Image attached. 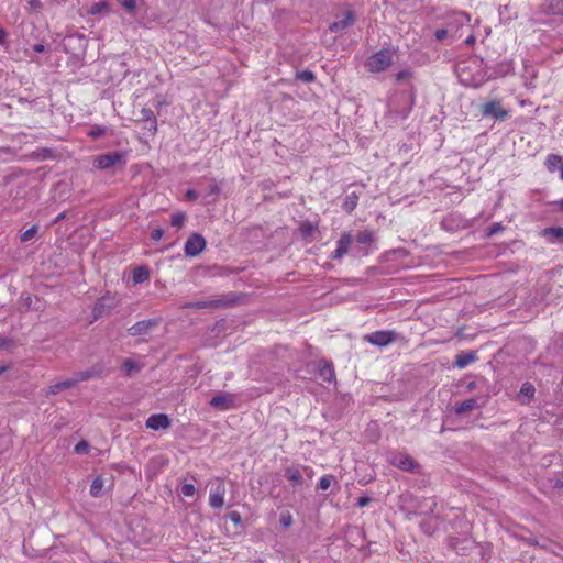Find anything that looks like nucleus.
Here are the masks:
<instances>
[{
	"label": "nucleus",
	"mask_w": 563,
	"mask_h": 563,
	"mask_svg": "<svg viewBox=\"0 0 563 563\" xmlns=\"http://www.w3.org/2000/svg\"><path fill=\"white\" fill-rule=\"evenodd\" d=\"M396 49L382 48L372 54L365 62V68L373 74L387 70L394 62Z\"/></svg>",
	"instance_id": "f257e3e1"
},
{
	"label": "nucleus",
	"mask_w": 563,
	"mask_h": 563,
	"mask_svg": "<svg viewBox=\"0 0 563 563\" xmlns=\"http://www.w3.org/2000/svg\"><path fill=\"white\" fill-rule=\"evenodd\" d=\"M88 40L84 34H70L63 41V49L66 54L82 56L86 53Z\"/></svg>",
	"instance_id": "f03ea898"
},
{
	"label": "nucleus",
	"mask_w": 563,
	"mask_h": 563,
	"mask_svg": "<svg viewBox=\"0 0 563 563\" xmlns=\"http://www.w3.org/2000/svg\"><path fill=\"white\" fill-rule=\"evenodd\" d=\"M387 461L390 465L405 471V472H418L420 465L410 455L402 452H391L388 454Z\"/></svg>",
	"instance_id": "7ed1b4c3"
},
{
	"label": "nucleus",
	"mask_w": 563,
	"mask_h": 563,
	"mask_svg": "<svg viewBox=\"0 0 563 563\" xmlns=\"http://www.w3.org/2000/svg\"><path fill=\"white\" fill-rule=\"evenodd\" d=\"M119 302L120 300L117 296L107 292L96 301L92 309L93 319L98 320L102 316L110 313Z\"/></svg>",
	"instance_id": "20e7f679"
},
{
	"label": "nucleus",
	"mask_w": 563,
	"mask_h": 563,
	"mask_svg": "<svg viewBox=\"0 0 563 563\" xmlns=\"http://www.w3.org/2000/svg\"><path fill=\"white\" fill-rule=\"evenodd\" d=\"M448 545L459 555H468L476 548L477 543L470 537H449Z\"/></svg>",
	"instance_id": "39448f33"
},
{
	"label": "nucleus",
	"mask_w": 563,
	"mask_h": 563,
	"mask_svg": "<svg viewBox=\"0 0 563 563\" xmlns=\"http://www.w3.org/2000/svg\"><path fill=\"white\" fill-rule=\"evenodd\" d=\"M396 340L397 333L394 330H379L364 336V341L378 347H386Z\"/></svg>",
	"instance_id": "423d86ee"
},
{
	"label": "nucleus",
	"mask_w": 563,
	"mask_h": 563,
	"mask_svg": "<svg viewBox=\"0 0 563 563\" xmlns=\"http://www.w3.org/2000/svg\"><path fill=\"white\" fill-rule=\"evenodd\" d=\"M98 169H109L115 165L125 164V154L122 152H111L98 155L93 162Z\"/></svg>",
	"instance_id": "0eeeda50"
},
{
	"label": "nucleus",
	"mask_w": 563,
	"mask_h": 563,
	"mask_svg": "<svg viewBox=\"0 0 563 563\" xmlns=\"http://www.w3.org/2000/svg\"><path fill=\"white\" fill-rule=\"evenodd\" d=\"M206 239L200 233L189 235L184 245V252L187 257H196L206 249Z\"/></svg>",
	"instance_id": "6e6552de"
},
{
	"label": "nucleus",
	"mask_w": 563,
	"mask_h": 563,
	"mask_svg": "<svg viewBox=\"0 0 563 563\" xmlns=\"http://www.w3.org/2000/svg\"><path fill=\"white\" fill-rule=\"evenodd\" d=\"M303 474L309 478L312 477L313 471L309 466H288L285 468V477L292 484V486H301L303 484Z\"/></svg>",
	"instance_id": "1a4fd4ad"
},
{
	"label": "nucleus",
	"mask_w": 563,
	"mask_h": 563,
	"mask_svg": "<svg viewBox=\"0 0 563 563\" xmlns=\"http://www.w3.org/2000/svg\"><path fill=\"white\" fill-rule=\"evenodd\" d=\"M209 404L217 410L225 411L235 407V398L231 394L222 393L213 396Z\"/></svg>",
	"instance_id": "9d476101"
},
{
	"label": "nucleus",
	"mask_w": 563,
	"mask_h": 563,
	"mask_svg": "<svg viewBox=\"0 0 563 563\" xmlns=\"http://www.w3.org/2000/svg\"><path fill=\"white\" fill-rule=\"evenodd\" d=\"M353 242V238L350 232H344L336 243V249L330 255L331 260L339 261L347 254L350 246Z\"/></svg>",
	"instance_id": "9b49d317"
},
{
	"label": "nucleus",
	"mask_w": 563,
	"mask_h": 563,
	"mask_svg": "<svg viewBox=\"0 0 563 563\" xmlns=\"http://www.w3.org/2000/svg\"><path fill=\"white\" fill-rule=\"evenodd\" d=\"M104 372V366L102 363H97L90 368L86 371L77 372L73 375V379L77 385L80 382L88 380L90 378L100 377Z\"/></svg>",
	"instance_id": "f8f14e48"
},
{
	"label": "nucleus",
	"mask_w": 563,
	"mask_h": 563,
	"mask_svg": "<svg viewBox=\"0 0 563 563\" xmlns=\"http://www.w3.org/2000/svg\"><path fill=\"white\" fill-rule=\"evenodd\" d=\"M482 114L496 120H504L508 115V112L501 109L498 101H489L482 106Z\"/></svg>",
	"instance_id": "ddd939ff"
},
{
	"label": "nucleus",
	"mask_w": 563,
	"mask_h": 563,
	"mask_svg": "<svg viewBox=\"0 0 563 563\" xmlns=\"http://www.w3.org/2000/svg\"><path fill=\"white\" fill-rule=\"evenodd\" d=\"M156 325V319L142 320L130 327L128 333L132 336L145 335Z\"/></svg>",
	"instance_id": "4468645a"
},
{
	"label": "nucleus",
	"mask_w": 563,
	"mask_h": 563,
	"mask_svg": "<svg viewBox=\"0 0 563 563\" xmlns=\"http://www.w3.org/2000/svg\"><path fill=\"white\" fill-rule=\"evenodd\" d=\"M145 427L151 430L168 429L170 419L165 413H154L147 418Z\"/></svg>",
	"instance_id": "2eb2a0df"
},
{
	"label": "nucleus",
	"mask_w": 563,
	"mask_h": 563,
	"mask_svg": "<svg viewBox=\"0 0 563 563\" xmlns=\"http://www.w3.org/2000/svg\"><path fill=\"white\" fill-rule=\"evenodd\" d=\"M225 486L222 481H219L217 486L210 492L209 505L212 508H221L224 505Z\"/></svg>",
	"instance_id": "dca6fc26"
},
{
	"label": "nucleus",
	"mask_w": 563,
	"mask_h": 563,
	"mask_svg": "<svg viewBox=\"0 0 563 563\" xmlns=\"http://www.w3.org/2000/svg\"><path fill=\"white\" fill-rule=\"evenodd\" d=\"M355 14L352 10H347L344 18L340 21H334L329 25V30L333 33H340L349 29L355 23Z\"/></svg>",
	"instance_id": "f3484780"
},
{
	"label": "nucleus",
	"mask_w": 563,
	"mask_h": 563,
	"mask_svg": "<svg viewBox=\"0 0 563 563\" xmlns=\"http://www.w3.org/2000/svg\"><path fill=\"white\" fill-rule=\"evenodd\" d=\"M540 235L544 238L549 243H559L563 245V228L562 227H550L545 228L540 232Z\"/></svg>",
	"instance_id": "a211bd4d"
},
{
	"label": "nucleus",
	"mask_w": 563,
	"mask_h": 563,
	"mask_svg": "<svg viewBox=\"0 0 563 563\" xmlns=\"http://www.w3.org/2000/svg\"><path fill=\"white\" fill-rule=\"evenodd\" d=\"M477 360V355L475 351H462L456 354L454 360V366L462 369L467 367L470 364L474 363Z\"/></svg>",
	"instance_id": "6ab92c4d"
},
{
	"label": "nucleus",
	"mask_w": 563,
	"mask_h": 563,
	"mask_svg": "<svg viewBox=\"0 0 563 563\" xmlns=\"http://www.w3.org/2000/svg\"><path fill=\"white\" fill-rule=\"evenodd\" d=\"M74 386H76V384H75L73 377H70L68 379L57 382L55 384L49 385L47 387V389L44 390V395L45 396L57 395L60 391L69 389Z\"/></svg>",
	"instance_id": "aec40b11"
},
{
	"label": "nucleus",
	"mask_w": 563,
	"mask_h": 563,
	"mask_svg": "<svg viewBox=\"0 0 563 563\" xmlns=\"http://www.w3.org/2000/svg\"><path fill=\"white\" fill-rule=\"evenodd\" d=\"M534 394H536L534 386L531 383L526 382L520 387V390L518 394V399L521 405H529L531 402V400L534 398Z\"/></svg>",
	"instance_id": "412c9836"
},
{
	"label": "nucleus",
	"mask_w": 563,
	"mask_h": 563,
	"mask_svg": "<svg viewBox=\"0 0 563 563\" xmlns=\"http://www.w3.org/2000/svg\"><path fill=\"white\" fill-rule=\"evenodd\" d=\"M479 407L481 406L478 405L476 398H468L462 402L455 404V406L453 407V411L456 415H464Z\"/></svg>",
	"instance_id": "4be33fe9"
},
{
	"label": "nucleus",
	"mask_w": 563,
	"mask_h": 563,
	"mask_svg": "<svg viewBox=\"0 0 563 563\" xmlns=\"http://www.w3.org/2000/svg\"><path fill=\"white\" fill-rule=\"evenodd\" d=\"M360 192L352 191L345 196L342 203V209L346 213H352L355 210L360 200Z\"/></svg>",
	"instance_id": "5701e85b"
},
{
	"label": "nucleus",
	"mask_w": 563,
	"mask_h": 563,
	"mask_svg": "<svg viewBox=\"0 0 563 563\" xmlns=\"http://www.w3.org/2000/svg\"><path fill=\"white\" fill-rule=\"evenodd\" d=\"M319 375L327 383H331L335 378L333 366L325 361L319 363Z\"/></svg>",
	"instance_id": "b1692460"
},
{
	"label": "nucleus",
	"mask_w": 563,
	"mask_h": 563,
	"mask_svg": "<svg viewBox=\"0 0 563 563\" xmlns=\"http://www.w3.org/2000/svg\"><path fill=\"white\" fill-rule=\"evenodd\" d=\"M543 485L552 495H555L563 489V478L560 476L549 477Z\"/></svg>",
	"instance_id": "393cba45"
},
{
	"label": "nucleus",
	"mask_w": 563,
	"mask_h": 563,
	"mask_svg": "<svg viewBox=\"0 0 563 563\" xmlns=\"http://www.w3.org/2000/svg\"><path fill=\"white\" fill-rule=\"evenodd\" d=\"M150 277V271L146 266L141 265L133 269L132 272V280L134 284H142L146 282Z\"/></svg>",
	"instance_id": "a878e982"
},
{
	"label": "nucleus",
	"mask_w": 563,
	"mask_h": 563,
	"mask_svg": "<svg viewBox=\"0 0 563 563\" xmlns=\"http://www.w3.org/2000/svg\"><path fill=\"white\" fill-rule=\"evenodd\" d=\"M141 115H142L141 120L151 123V128L150 129L153 130L154 133H155L156 130H157V120H156V117H155L154 112L151 109L143 108L141 110Z\"/></svg>",
	"instance_id": "bb28decb"
},
{
	"label": "nucleus",
	"mask_w": 563,
	"mask_h": 563,
	"mask_svg": "<svg viewBox=\"0 0 563 563\" xmlns=\"http://www.w3.org/2000/svg\"><path fill=\"white\" fill-rule=\"evenodd\" d=\"M547 13L554 15H563V0H551L547 4Z\"/></svg>",
	"instance_id": "cd10ccee"
},
{
	"label": "nucleus",
	"mask_w": 563,
	"mask_h": 563,
	"mask_svg": "<svg viewBox=\"0 0 563 563\" xmlns=\"http://www.w3.org/2000/svg\"><path fill=\"white\" fill-rule=\"evenodd\" d=\"M221 305V300H212V301H195L188 302L184 307L190 309H205L208 307H219Z\"/></svg>",
	"instance_id": "c85d7f7f"
},
{
	"label": "nucleus",
	"mask_w": 563,
	"mask_h": 563,
	"mask_svg": "<svg viewBox=\"0 0 563 563\" xmlns=\"http://www.w3.org/2000/svg\"><path fill=\"white\" fill-rule=\"evenodd\" d=\"M545 166L550 172H554L556 168L562 166V157L554 154L548 155Z\"/></svg>",
	"instance_id": "c756f323"
},
{
	"label": "nucleus",
	"mask_w": 563,
	"mask_h": 563,
	"mask_svg": "<svg viewBox=\"0 0 563 563\" xmlns=\"http://www.w3.org/2000/svg\"><path fill=\"white\" fill-rule=\"evenodd\" d=\"M355 241L358 244L368 245L374 241V233L368 230H364L357 233Z\"/></svg>",
	"instance_id": "7c9ffc66"
},
{
	"label": "nucleus",
	"mask_w": 563,
	"mask_h": 563,
	"mask_svg": "<svg viewBox=\"0 0 563 563\" xmlns=\"http://www.w3.org/2000/svg\"><path fill=\"white\" fill-rule=\"evenodd\" d=\"M104 481L101 476L96 477L90 485V495L93 497L101 496V490L103 488Z\"/></svg>",
	"instance_id": "2f4dec72"
},
{
	"label": "nucleus",
	"mask_w": 563,
	"mask_h": 563,
	"mask_svg": "<svg viewBox=\"0 0 563 563\" xmlns=\"http://www.w3.org/2000/svg\"><path fill=\"white\" fill-rule=\"evenodd\" d=\"M296 79L302 82H312L316 80V75L313 71L305 69L296 73Z\"/></svg>",
	"instance_id": "473e14b6"
},
{
	"label": "nucleus",
	"mask_w": 563,
	"mask_h": 563,
	"mask_svg": "<svg viewBox=\"0 0 563 563\" xmlns=\"http://www.w3.org/2000/svg\"><path fill=\"white\" fill-rule=\"evenodd\" d=\"M186 221V213L185 212H175L170 217V224L175 228H181Z\"/></svg>",
	"instance_id": "72a5a7b5"
},
{
	"label": "nucleus",
	"mask_w": 563,
	"mask_h": 563,
	"mask_svg": "<svg viewBox=\"0 0 563 563\" xmlns=\"http://www.w3.org/2000/svg\"><path fill=\"white\" fill-rule=\"evenodd\" d=\"M333 482H335V477L333 475H323L318 483V488L327 490L332 485Z\"/></svg>",
	"instance_id": "f704fd0d"
},
{
	"label": "nucleus",
	"mask_w": 563,
	"mask_h": 563,
	"mask_svg": "<svg viewBox=\"0 0 563 563\" xmlns=\"http://www.w3.org/2000/svg\"><path fill=\"white\" fill-rule=\"evenodd\" d=\"M122 366H123V369L125 371L126 375H131L134 372H137L140 369V366L137 365V363L131 358L124 360Z\"/></svg>",
	"instance_id": "c9c22d12"
},
{
	"label": "nucleus",
	"mask_w": 563,
	"mask_h": 563,
	"mask_svg": "<svg viewBox=\"0 0 563 563\" xmlns=\"http://www.w3.org/2000/svg\"><path fill=\"white\" fill-rule=\"evenodd\" d=\"M107 128L102 125H95L88 131V136L92 139H98L106 134Z\"/></svg>",
	"instance_id": "e433bc0d"
},
{
	"label": "nucleus",
	"mask_w": 563,
	"mask_h": 563,
	"mask_svg": "<svg viewBox=\"0 0 563 563\" xmlns=\"http://www.w3.org/2000/svg\"><path fill=\"white\" fill-rule=\"evenodd\" d=\"M511 70L510 62H503L499 64L498 69L494 70L495 76H505Z\"/></svg>",
	"instance_id": "4c0bfd02"
},
{
	"label": "nucleus",
	"mask_w": 563,
	"mask_h": 563,
	"mask_svg": "<svg viewBox=\"0 0 563 563\" xmlns=\"http://www.w3.org/2000/svg\"><path fill=\"white\" fill-rule=\"evenodd\" d=\"M36 233H37V227L32 225L31 228H29L21 234V241L27 242V241L32 240Z\"/></svg>",
	"instance_id": "58836bf2"
},
{
	"label": "nucleus",
	"mask_w": 563,
	"mask_h": 563,
	"mask_svg": "<svg viewBox=\"0 0 563 563\" xmlns=\"http://www.w3.org/2000/svg\"><path fill=\"white\" fill-rule=\"evenodd\" d=\"M411 77H412V71L410 69H402L395 75V80L397 82H401L407 79H410Z\"/></svg>",
	"instance_id": "ea45409f"
},
{
	"label": "nucleus",
	"mask_w": 563,
	"mask_h": 563,
	"mask_svg": "<svg viewBox=\"0 0 563 563\" xmlns=\"http://www.w3.org/2000/svg\"><path fill=\"white\" fill-rule=\"evenodd\" d=\"M74 451L77 454H86L89 452V443L87 441H80L75 445Z\"/></svg>",
	"instance_id": "a19ab883"
},
{
	"label": "nucleus",
	"mask_w": 563,
	"mask_h": 563,
	"mask_svg": "<svg viewBox=\"0 0 563 563\" xmlns=\"http://www.w3.org/2000/svg\"><path fill=\"white\" fill-rule=\"evenodd\" d=\"M180 492L185 497H192L196 493V488L194 484H184Z\"/></svg>",
	"instance_id": "79ce46f5"
},
{
	"label": "nucleus",
	"mask_w": 563,
	"mask_h": 563,
	"mask_svg": "<svg viewBox=\"0 0 563 563\" xmlns=\"http://www.w3.org/2000/svg\"><path fill=\"white\" fill-rule=\"evenodd\" d=\"M124 9L132 12L136 8L135 0H117Z\"/></svg>",
	"instance_id": "37998d69"
},
{
	"label": "nucleus",
	"mask_w": 563,
	"mask_h": 563,
	"mask_svg": "<svg viewBox=\"0 0 563 563\" xmlns=\"http://www.w3.org/2000/svg\"><path fill=\"white\" fill-rule=\"evenodd\" d=\"M279 521L284 528H289L292 525L294 520H292V516L288 512V514L282 515Z\"/></svg>",
	"instance_id": "c03bdc74"
},
{
	"label": "nucleus",
	"mask_w": 563,
	"mask_h": 563,
	"mask_svg": "<svg viewBox=\"0 0 563 563\" xmlns=\"http://www.w3.org/2000/svg\"><path fill=\"white\" fill-rule=\"evenodd\" d=\"M228 518L235 525V526H241L242 525V518H241V515L240 512L238 511H231L229 512L228 515Z\"/></svg>",
	"instance_id": "a18cd8bd"
},
{
	"label": "nucleus",
	"mask_w": 563,
	"mask_h": 563,
	"mask_svg": "<svg viewBox=\"0 0 563 563\" xmlns=\"http://www.w3.org/2000/svg\"><path fill=\"white\" fill-rule=\"evenodd\" d=\"M503 225L500 223H494L487 229V235L492 236L503 231Z\"/></svg>",
	"instance_id": "49530a36"
},
{
	"label": "nucleus",
	"mask_w": 563,
	"mask_h": 563,
	"mask_svg": "<svg viewBox=\"0 0 563 563\" xmlns=\"http://www.w3.org/2000/svg\"><path fill=\"white\" fill-rule=\"evenodd\" d=\"M164 235V230L161 228L154 229L151 232V239L155 242L159 241Z\"/></svg>",
	"instance_id": "de8ad7c7"
},
{
	"label": "nucleus",
	"mask_w": 563,
	"mask_h": 563,
	"mask_svg": "<svg viewBox=\"0 0 563 563\" xmlns=\"http://www.w3.org/2000/svg\"><path fill=\"white\" fill-rule=\"evenodd\" d=\"M29 8L34 11H41L43 8V4L41 0H27Z\"/></svg>",
	"instance_id": "09e8293b"
},
{
	"label": "nucleus",
	"mask_w": 563,
	"mask_h": 563,
	"mask_svg": "<svg viewBox=\"0 0 563 563\" xmlns=\"http://www.w3.org/2000/svg\"><path fill=\"white\" fill-rule=\"evenodd\" d=\"M219 192H220V188L217 185V183H214V181L210 183L208 186V189H207V195L208 196L218 195Z\"/></svg>",
	"instance_id": "8fccbe9b"
},
{
	"label": "nucleus",
	"mask_w": 563,
	"mask_h": 563,
	"mask_svg": "<svg viewBox=\"0 0 563 563\" xmlns=\"http://www.w3.org/2000/svg\"><path fill=\"white\" fill-rule=\"evenodd\" d=\"M446 36H448V30H446V29H438V30L434 32V37H435L438 41H443Z\"/></svg>",
	"instance_id": "3c124183"
},
{
	"label": "nucleus",
	"mask_w": 563,
	"mask_h": 563,
	"mask_svg": "<svg viewBox=\"0 0 563 563\" xmlns=\"http://www.w3.org/2000/svg\"><path fill=\"white\" fill-rule=\"evenodd\" d=\"M185 197L187 200H196L198 198V192L195 189H187L185 192Z\"/></svg>",
	"instance_id": "603ef678"
},
{
	"label": "nucleus",
	"mask_w": 563,
	"mask_h": 563,
	"mask_svg": "<svg viewBox=\"0 0 563 563\" xmlns=\"http://www.w3.org/2000/svg\"><path fill=\"white\" fill-rule=\"evenodd\" d=\"M463 73H464V69L461 68V74H460V78H461V81L465 85V86H478L479 82H475L474 80H468L466 78L463 77Z\"/></svg>",
	"instance_id": "864d4df0"
},
{
	"label": "nucleus",
	"mask_w": 563,
	"mask_h": 563,
	"mask_svg": "<svg viewBox=\"0 0 563 563\" xmlns=\"http://www.w3.org/2000/svg\"><path fill=\"white\" fill-rule=\"evenodd\" d=\"M369 501H371V498H368V497H361V498L357 500V506H360V507H364V506H366Z\"/></svg>",
	"instance_id": "5fc2aeb1"
},
{
	"label": "nucleus",
	"mask_w": 563,
	"mask_h": 563,
	"mask_svg": "<svg viewBox=\"0 0 563 563\" xmlns=\"http://www.w3.org/2000/svg\"><path fill=\"white\" fill-rule=\"evenodd\" d=\"M33 49L34 52L36 53H44L45 52V46L41 43H37L33 46Z\"/></svg>",
	"instance_id": "6e6d98bb"
},
{
	"label": "nucleus",
	"mask_w": 563,
	"mask_h": 563,
	"mask_svg": "<svg viewBox=\"0 0 563 563\" xmlns=\"http://www.w3.org/2000/svg\"><path fill=\"white\" fill-rule=\"evenodd\" d=\"M7 31L2 27H0V44H4L5 43V38H7Z\"/></svg>",
	"instance_id": "4d7b16f0"
},
{
	"label": "nucleus",
	"mask_w": 563,
	"mask_h": 563,
	"mask_svg": "<svg viewBox=\"0 0 563 563\" xmlns=\"http://www.w3.org/2000/svg\"><path fill=\"white\" fill-rule=\"evenodd\" d=\"M552 205L556 207V210L563 211V198L560 200L553 201Z\"/></svg>",
	"instance_id": "13d9d810"
},
{
	"label": "nucleus",
	"mask_w": 563,
	"mask_h": 563,
	"mask_svg": "<svg viewBox=\"0 0 563 563\" xmlns=\"http://www.w3.org/2000/svg\"><path fill=\"white\" fill-rule=\"evenodd\" d=\"M8 343V340L5 338H3L2 335H0V347H4Z\"/></svg>",
	"instance_id": "bf43d9fd"
},
{
	"label": "nucleus",
	"mask_w": 563,
	"mask_h": 563,
	"mask_svg": "<svg viewBox=\"0 0 563 563\" xmlns=\"http://www.w3.org/2000/svg\"><path fill=\"white\" fill-rule=\"evenodd\" d=\"M474 41H475V40H474V36H472V35H471V36H468V37L465 40V44L471 45V44H473V43H474Z\"/></svg>",
	"instance_id": "052dcab7"
},
{
	"label": "nucleus",
	"mask_w": 563,
	"mask_h": 563,
	"mask_svg": "<svg viewBox=\"0 0 563 563\" xmlns=\"http://www.w3.org/2000/svg\"><path fill=\"white\" fill-rule=\"evenodd\" d=\"M527 543H528V544H530V545H538V544H539V543H538V541H537L536 539H529V540L527 541Z\"/></svg>",
	"instance_id": "680f3d73"
},
{
	"label": "nucleus",
	"mask_w": 563,
	"mask_h": 563,
	"mask_svg": "<svg viewBox=\"0 0 563 563\" xmlns=\"http://www.w3.org/2000/svg\"><path fill=\"white\" fill-rule=\"evenodd\" d=\"M64 218H65V213L63 212L56 217L55 222H58V221L63 220Z\"/></svg>",
	"instance_id": "e2e57ef3"
},
{
	"label": "nucleus",
	"mask_w": 563,
	"mask_h": 563,
	"mask_svg": "<svg viewBox=\"0 0 563 563\" xmlns=\"http://www.w3.org/2000/svg\"><path fill=\"white\" fill-rule=\"evenodd\" d=\"M31 302H32V298H31L30 296H27V297L25 298V305H26L27 307H30V306H31Z\"/></svg>",
	"instance_id": "0e129e2a"
},
{
	"label": "nucleus",
	"mask_w": 563,
	"mask_h": 563,
	"mask_svg": "<svg viewBox=\"0 0 563 563\" xmlns=\"http://www.w3.org/2000/svg\"><path fill=\"white\" fill-rule=\"evenodd\" d=\"M559 390L563 395V378L561 379V382L559 384Z\"/></svg>",
	"instance_id": "69168bd1"
},
{
	"label": "nucleus",
	"mask_w": 563,
	"mask_h": 563,
	"mask_svg": "<svg viewBox=\"0 0 563 563\" xmlns=\"http://www.w3.org/2000/svg\"><path fill=\"white\" fill-rule=\"evenodd\" d=\"M463 18H465V14H464V13H460V14L457 15V20H459V21H462V19H463Z\"/></svg>",
	"instance_id": "338daca9"
},
{
	"label": "nucleus",
	"mask_w": 563,
	"mask_h": 563,
	"mask_svg": "<svg viewBox=\"0 0 563 563\" xmlns=\"http://www.w3.org/2000/svg\"><path fill=\"white\" fill-rule=\"evenodd\" d=\"M560 177H561V179H563V165L561 166V174H560Z\"/></svg>",
	"instance_id": "774afa93"
}]
</instances>
